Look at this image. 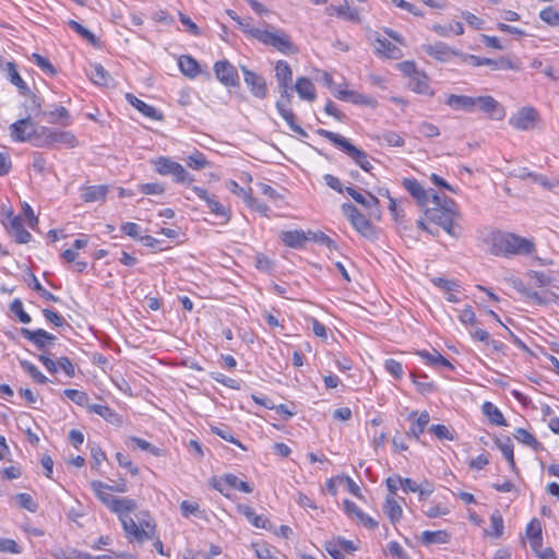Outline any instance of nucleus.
Instances as JSON below:
<instances>
[{
    "label": "nucleus",
    "instance_id": "obj_5",
    "mask_svg": "<svg viewBox=\"0 0 559 559\" xmlns=\"http://www.w3.org/2000/svg\"><path fill=\"white\" fill-rule=\"evenodd\" d=\"M508 283L511 287H513L524 300L528 302H533L538 306H545L548 304H556L559 299V296L548 289H544L540 292L534 290L527 287L524 282L519 277H510L508 278Z\"/></svg>",
    "mask_w": 559,
    "mask_h": 559
},
{
    "label": "nucleus",
    "instance_id": "obj_15",
    "mask_svg": "<svg viewBox=\"0 0 559 559\" xmlns=\"http://www.w3.org/2000/svg\"><path fill=\"white\" fill-rule=\"evenodd\" d=\"M193 192L203 201H205L210 211L217 217L224 218L226 222L230 218V211L221 204L214 195H211L206 189L201 187H193Z\"/></svg>",
    "mask_w": 559,
    "mask_h": 559
},
{
    "label": "nucleus",
    "instance_id": "obj_26",
    "mask_svg": "<svg viewBox=\"0 0 559 559\" xmlns=\"http://www.w3.org/2000/svg\"><path fill=\"white\" fill-rule=\"evenodd\" d=\"M408 86L413 92L417 94L429 96H432L435 94L433 91L430 88L428 76L426 75V73L421 71H419L415 76H413L409 80Z\"/></svg>",
    "mask_w": 559,
    "mask_h": 559
},
{
    "label": "nucleus",
    "instance_id": "obj_44",
    "mask_svg": "<svg viewBox=\"0 0 559 559\" xmlns=\"http://www.w3.org/2000/svg\"><path fill=\"white\" fill-rule=\"evenodd\" d=\"M226 187L231 193L242 198L249 207H253L257 203V199L251 195V192L240 187L237 181L229 180L226 183Z\"/></svg>",
    "mask_w": 559,
    "mask_h": 559
},
{
    "label": "nucleus",
    "instance_id": "obj_16",
    "mask_svg": "<svg viewBox=\"0 0 559 559\" xmlns=\"http://www.w3.org/2000/svg\"><path fill=\"white\" fill-rule=\"evenodd\" d=\"M402 185L423 207L427 206L431 202V194L436 193L433 190L426 191L419 181L413 178H404Z\"/></svg>",
    "mask_w": 559,
    "mask_h": 559
},
{
    "label": "nucleus",
    "instance_id": "obj_64",
    "mask_svg": "<svg viewBox=\"0 0 559 559\" xmlns=\"http://www.w3.org/2000/svg\"><path fill=\"white\" fill-rule=\"evenodd\" d=\"M15 500L17 501V503L20 504L21 508L26 509L31 512H36V510L38 508L37 503L33 500L32 496L28 493H25V492L17 493L15 496Z\"/></svg>",
    "mask_w": 559,
    "mask_h": 559
},
{
    "label": "nucleus",
    "instance_id": "obj_21",
    "mask_svg": "<svg viewBox=\"0 0 559 559\" xmlns=\"http://www.w3.org/2000/svg\"><path fill=\"white\" fill-rule=\"evenodd\" d=\"M474 97L467 95L450 94L444 104L453 110H462L465 112H474Z\"/></svg>",
    "mask_w": 559,
    "mask_h": 559
},
{
    "label": "nucleus",
    "instance_id": "obj_41",
    "mask_svg": "<svg viewBox=\"0 0 559 559\" xmlns=\"http://www.w3.org/2000/svg\"><path fill=\"white\" fill-rule=\"evenodd\" d=\"M7 71L8 80L19 88L21 94L29 93V87L19 74L14 62L7 63Z\"/></svg>",
    "mask_w": 559,
    "mask_h": 559
},
{
    "label": "nucleus",
    "instance_id": "obj_11",
    "mask_svg": "<svg viewBox=\"0 0 559 559\" xmlns=\"http://www.w3.org/2000/svg\"><path fill=\"white\" fill-rule=\"evenodd\" d=\"M213 486L216 490H218L227 498H230V495L227 491L228 488L237 489L246 493H251L253 491V487L250 484L240 480L234 474L223 475L219 479L215 481Z\"/></svg>",
    "mask_w": 559,
    "mask_h": 559
},
{
    "label": "nucleus",
    "instance_id": "obj_33",
    "mask_svg": "<svg viewBox=\"0 0 559 559\" xmlns=\"http://www.w3.org/2000/svg\"><path fill=\"white\" fill-rule=\"evenodd\" d=\"M483 413L488 417L489 421L496 426H508V423L500 409L491 402L483 404Z\"/></svg>",
    "mask_w": 559,
    "mask_h": 559
},
{
    "label": "nucleus",
    "instance_id": "obj_25",
    "mask_svg": "<svg viewBox=\"0 0 559 559\" xmlns=\"http://www.w3.org/2000/svg\"><path fill=\"white\" fill-rule=\"evenodd\" d=\"M237 511L242 514L253 526L258 527V528H270L271 524H270V521L262 516V515H258L254 510L247 506V504H238L237 506Z\"/></svg>",
    "mask_w": 559,
    "mask_h": 559
},
{
    "label": "nucleus",
    "instance_id": "obj_28",
    "mask_svg": "<svg viewBox=\"0 0 559 559\" xmlns=\"http://www.w3.org/2000/svg\"><path fill=\"white\" fill-rule=\"evenodd\" d=\"M276 109L278 110L283 119L287 122L292 131L304 138L308 136V133L299 124L295 122L294 112L290 109L286 108L285 104L282 100L276 102Z\"/></svg>",
    "mask_w": 559,
    "mask_h": 559
},
{
    "label": "nucleus",
    "instance_id": "obj_35",
    "mask_svg": "<svg viewBox=\"0 0 559 559\" xmlns=\"http://www.w3.org/2000/svg\"><path fill=\"white\" fill-rule=\"evenodd\" d=\"M495 444L501 451L504 459L509 462L512 471H515V462H514V453H513V443L510 437H504L503 439L496 438Z\"/></svg>",
    "mask_w": 559,
    "mask_h": 559
},
{
    "label": "nucleus",
    "instance_id": "obj_62",
    "mask_svg": "<svg viewBox=\"0 0 559 559\" xmlns=\"http://www.w3.org/2000/svg\"><path fill=\"white\" fill-rule=\"evenodd\" d=\"M384 368L386 372H389L395 379H401L404 374L403 366L400 361L395 359H386L384 361Z\"/></svg>",
    "mask_w": 559,
    "mask_h": 559
},
{
    "label": "nucleus",
    "instance_id": "obj_34",
    "mask_svg": "<svg viewBox=\"0 0 559 559\" xmlns=\"http://www.w3.org/2000/svg\"><path fill=\"white\" fill-rule=\"evenodd\" d=\"M21 335L32 342L37 348L45 349L47 347V342L44 337H46V331L43 329H37L35 331L28 330L26 328H21Z\"/></svg>",
    "mask_w": 559,
    "mask_h": 559
},
{
    "label": "nucleus",
    "instance_id": "obj_51",
    "mask_svg": "<svg viewBox=\"0 0 559 559\" xmlns=\"http://www.w3.org/2000/svg\"><path fill=\"white\" fill-rule=\"evenodd\" d=\"M128 443H132V444L136 445L139 449H141L143 451H147L155 456L163 455V450L160 448H157V447L151 444L148 441L141 439L139 437H129Z\"/></svg>",
    "mask_w": 559,
    "mask_h": 559
},
{
    "label": "nucleus",
    "instance_id": "obj_61",
    "mask_svg": "<svg viewBox=\"0 0 559 559\" xmlns=\"http://www.w3.org/2000/svg\"><path fill=\"white\" fill-rule=\"evenodd\" d=\"M539 17L543 22L556 26L559 25V12L552 7H547L539 12Z\"/></svg>",
    "mask_w": 559,
    "mask_h": 559
},
{
    "label": "nucleus",
    "instance_id": "obj_43",
    "mask_svg": "<svg viewBox=\"0 0 559 559\" xmlns=\"http://www.w3.org/2000/svg\"><path fill=\"white\" fill-rule=\"evenodd\" d=\"M345 190L357 203L361 204L366 209H371L379 204V200L371 193H368V197H365L353 187H346Z\"/></svg>",
    "mask_w": 559,
    "mask_h": 559
},
{
    "label": "nucleus",
    "instance_id": "obj_45",
    "mask_svg": "<svg viewBox=\"0 0 559 559\" xmlns=\"http://www.w3.org/2000/svg\"><path fill=\"white\" fill-rule=\"evenodd\" d=\"M514 438L519 442L531 447L535 451H539L543 448L542 443L538 442L536 438L524 428H518L514 432Z\"/></svg>",
    "mask_w": 559,
    "mask_h": 559
},
{
    "label": "nucleus",
    "instance_id": "obj_39",
    "mask_svg": "<svg viewBox=\"0 0 559 559\" xmlns=\"http://www.w3.org/2000/svg\"><path fill=\"white\" fill-rule=\"evenodd\" d=\"M90 76L95 84L100 86H108L111 82L110 74L99 63H94L91 66Z\"/></svg>",
    "mask_w": 559,
    "mask_h": 559
},
{
    "label": "nucleus",
    "instance_id": "obj_19",
    "mask_svg": "<svg viewBox=\"0 0 559 559\" xmlns=\"http://www.w3.org/2000/svg\"><path fill=\"white\" fill-rule=\"evenodd\" d=\"M34 124L35 123L32 121L31 115L16 120L10 126V136L14 142H28L31 130Z\"/></svg>",
    "mask_w": 559,
    "mask_h": 559
},
{
    "label": "nucleus",
    "instance_id": "obj_63",
    "mask_svg": "<svg viewBox=\"0 0 559 559\" xmlns=\"http://www.w3.org/2000/svg\"><path fill=\"white\" fill-rule=\"evenodd\" d=\"M490 528L493 536L499 537L503 533V519L499 511H495L490 516Z\"/></svg>",
    "mask_w": 559,
    "mask_h": 559
},
{
    "label": "nucleus",
    "instance_id": "obj_31",
    "mask_svg": "<svg viewBox=\"0 0 559 559\" xmlns=\"http://www.w3.org/2000/svg\"><path fill=\"white\" fill-rule=\"evenodd\" d=\"M83 193L81 195L84 202H96L104 200L108 193V186L98 185V186H88L83 188Z\"/></svg>",
    "mask_w": 559,
    "mask_h": 559
},
{
    "label": "nucleus",
    "instance_id": "obj_29",
    "mask_svg": "<svg viewBox=\"0 0 559 559\" xmlns=\"http://www.w3.org/2000/svg\"><path fill=\"white\" fill-rule=\"evenodd\" d=\"M178 66L183 75L194 79L201 73L198 61L191 56L183 55L179 58Z\"/></svg>",
    "mask_w": 559,
    "mask_h": 559
},
{
    "label": "nucleus",
    "instance_id": "obj_54",
    "mask_svg": "<svg viewBox=\"0 0 559 559\" xmlns=\"http://www.w3.org/2000/svg\"><path fill=\"white\" fill-rule=\"evenodd\" d=\"M26 96H28V100L27 103L25 104V107L26 109L29 111L28 115H34V116H39L41 115L44 111L41 110V99L36 95L34 94L31 90H29V93H26L25 94Z\"/></svg>",
    "mask_w": 559,
    "mask_h": 559
},
{
    "label": "nucleus",
    "instance_id": "obj_14",
    "mask_svg": "<svg viewBox=\"0 0 559 559\" xmlns=\"http://www.w3.org/2000/svg\"><path fill=\"white\" fill-rule=\"evenodd\" d=\"M240 68L243 73V81L250 88L251 94L261 99L265 98L267 95V86L263 76L250 71L245 66H241Z\"/></svg>",
    "mask_w": 559,
    "mask_h": 559
},
{
    "label": "nucleus",
    "instance_id": "obj_53",
    "mask_svg": "<svg viewBox=\"0 0 559 559\" xmlns=\"http://www.w3.org/2000/svg\"><path fill=\"white\" fill-rule=\"evenodd\" d=\"M173 169L174 170L170 176H173L174 181L177 183L191 185L194 181V177L190 175L179 163H177L176 167Z\"/></svg>",
    "mask_w": 559,
    "mask_h": 559
},
{
    "label": "nucleus",
    "instance_id": "obj_47",
    "mask_svg": "<svg viewBox=\"0 0 559 559\" xmlns=\"http://www.w3.org/2000/svg\"><path fill=\"white\" fill-rule=\"evenodd\" d=\"M185 162L189 168L194 170H200L210 166V162L206 159L205 155L200 151H194L185 159Z\"/></svg>",
    "mask_w": 559,
    "mask_h": 559
},
{
    "label": "nucleus",
    "instance_id": "obj_24",
    "mask_svg": "<svg viewBox=\"0 0 559 559\" xmlns=\"http://www.w3.org/2000/svg\"><path fill=\"white\" fill-rule=\"evenodd\" d=\"M376 52L389 59H400L402 50L385 38L377 37L374 40Z\"/></svg>",
    "mask_w": 559,
    "mask_h": 559
},
{
    "label": "nucleus",
    "instance_id": "obj_42",
    "mask_svg": "<svg viewBox=\"0 0 559 559\" xmlns=\"http://www.w3.org/2000/svg\"><path fill=\"white\" fill-rule=\"evenodd\" d=\"M418 355L423 357L428 365L431 366H443L445 368H449L451 370L454 369V366L445 358L443 357L438 350H433V353H429L427 350L418 352Z\"/></svg>",
    "mask_w": 559,
    "mask_h": 559
},
{
    "label": "nucleus",
    "instance_id": "obj_9",
    "mask_svg": "<svg viewBox=\"0 0 559 559\" xmlns=\"http://www.w3.org/2000/svg\"><path fill=\"white\" fill-rule=\"evenodd\" d=\"M462 60L472 64L473 67L488 66L491 70H515L516 66L507 57H500L499 59H490L485 57H478L475 55H462Z\"/></svg>",
    "mask_w": 559,
    "mask_h": 559
},
{
    "label": "nucleus",
    "instance_id": "obj_32",
    "mask_svg": "<svg viewBox=\"0 0 559 559\" xmlns=\"http://www.w3.org/2000/svg\"><path fill=\"white\" fill-rule=\"evenodd\" d=\"M275 78L278 83V87H285L286 84H292L293 71L287 61L280 60L275 66Z\"/></svg>",
    "mask_w": 559,
    "mask_h": 559
},
{
    "label": "nucleus",
    "instance_id": "obj_12",
    "mask_svg": "<svg viewBox=\"0 0 559 559\" xmlns=\"http://www.w3.org/2000/svg\"><path fill=\"white\" fill-rule=\"evenodd\" d=\"M3 225L17 243H28L32 240V235L23 226L22 217L13 215V211L7 213Z\"/></svg>",
    "mask_w": 559,
    "mask_h": 559
},
{
    "label": "nucleus",
    "instance_id": "obj_20",
    "mask_svg": "<svg viewBox=\"0 0 559 559\" xmlns=\"http://www.w3.org/2000/svg\"><path fill=\"white\" fill-rule=\"evenodd\" d=\"M28 142L35 147L51 148V128L34 124Z\"/></svg>",
    "mask_w": 559,
    "mask_h": 559
},
{
    "label": "nucleus",
    "instance_id": "obj_27",
    "mask_svg": "<svg viewBox=\"0 0 559 559\" xmlns=\"http://www.w3.org/2000/svg\"><path fill=\"white\" fill-rule=\"evenodd\" d=\"M281 240L290 248L300 249L304 248L308 237L302 230H286L282 231Z\"/></svg>",
    "mask_w": 559,
    "mask_h": 559
},
{
    "label": "nucleus",
    "instance_id": "obj_50",
    "mask_svg": "<svg viewBox=\"0 0 559 559\" xmlns=\"http://www.w3.org/2000/svg\"><path fill=\"white\" fill-rule=\"evenodd\" d=\"M154 165L156 173L162 176H170L174 170L173 168L177 165V162H174L168 157L160 156L154 160Z\"/></svg>",
    "mask_w": 559,
    "mask_h": 559
},
{
    "label": "nucleus",
    "instance_id": "obj_7",
    "mask_svg": "<svg viewBox=\"0 0 559 559\" xmlns=\"http://www.w3.org/2000/svg\"><path fill=\"white\" fill-rule=\"evenodd\" d=\"M342 212L349 219L353 227L362 236L368 237L372 234V224L355 205L344 203L342 205Z\"/></svg>",
    "mask_w": 559,
    "mask_h": 559
},
{
    "label": "nucleus",
    "instance_id": "obj_1",
    "mask_svg": "<svg viewBox=\"0 0 559 559\" xmlns=\"http://www.w3.org/2000/svg\"><path fill=\"white\" fill-rule=\"evenodd\" d=\"M97 498L112 512L119 515L126 536L129 542L143 544L153 539L156 534V524L152 520H142L139 524L130 516V513L136 509V502L129 498H118L108 491H105L106 484L99 480L91 483Z\"/></svg>",
    "mask_w": 559,
    "mask_h": 559
},
{
    "label": "nucleus",
    "instance_id": "obj_4",
    "mask_svg": "<svg viewBox=\"0 0 559 559\" xmlns=\"http://www.w3.org/2000/svg\"><path fill=\"white\" fill-rule=\"evenodd\" d=\"M317 134L328 139L334 145H336L342 152H344L348 157L353 159L355 164H357L362 170L369 173L373 166L368 158V154L353 145L346 138L338 133H334L332 131L325 129H318L316 131Z\"/></svg>",
    "mask_w": 559,
    "mask_h": 559
},
{
    "label": "nucleus",
    "instance_id": "obj_52",
    "mask_svg": "<svg viewBox=\"0 0 559 559\" xmlns=\"http://www.w3.org/2000/svg\"><path fill=\"white\" fill-rule=\"evenodd\" d=\"M173 169L174 170L170 176H173L174 181L177 183L191 185L194 181V177L190 175L179 163H177L176 167Z\"/></svg>",
    "mask_w": 559,
    "mask_h": 559
},
{
    "label": "nucleus",
    "instance_id": "obj_49",
    "mask_svg": "<svg viewBox=\"0 0 559 559\" xmlns=\"http://www.w3.org/2000/svg\"><path fill=\"white\" fill-rule=\"evenodd\" d=\"M336 16L344 19L346 21H350L354 23H360V15L358 10L349 8L347 4L338 5L337 8H333Z\"/></svg>",
    "mask_w": 559,
    "mask_h": 559
},
{
    "label": "nucleus",
    "instance_id": "obj_46",
    "mask_svg": "<svg viewBox=\"0 0 559 559\" xmlns=\"http://www.w3.org/2000/svg\"><path fill=\"white\" fill-rule=\"evenodd\" d=\"M68 25L71 29L76 32L80 36H82L88 44H91L94 47H97L99 44L98 38L86 27H84L82 24L74 20H70L68 22Z\"/></svg>",
    "mask_w": 559,
    "mask_h": 559
},
{
    "label": "nucleus",
    "instance_id": "obj_17",
    "mask_svg": "<svg viewBox=\"0 0 559 559\" xmlns=\"http://www.w3.org/2000/svg\"><path fill=\"white\" fill-rule=\"evenodd\" d=\"M345 513L356 520L358 523L367 528L374 530L378 527V521L366 514L355 502L345 499L343 501Z\"/></svg>",
    "mask_w": 559,
    "mask_h": 559
},
{
    "label": "nucleus",
    "instance_id": "obj_6",
    "mask_svg": "<svg viewBox=\"0 0 559 559\" xmlns=\"http://www.w3.org/2000/svg\"><path fill=\"white\" fill-rule=\"evenodd\" d=\"M245 33L249 34L251 37L258 39L259 41L272 46L281 52L287 53L293 50V43L289 37L281 32H270L261 28H245Z\"/></svg>",
    "mask_w": 559,
    "mask_h": 559
},
{
    "label": "nucleus",
    "instance_id": "obj_38",
    "mask_svg": "<svg viewBox=\"0 0 559 559\" xmlns=\"http://www.w3.org/2000/svg\"><path fill=\"white\" fill-rule=\"evenodd\" d=\"M420 540L424 545L447 544L450 540V534L447 531H424Z\"/></svg>",
    "mask_w": 559,
    "mask_h": 559
},
{
    "label": "nucleus",
    "instance_id": "obj_13",
    "mask_svg": "<svg viewBox=\"0 0 559 559\" xmlns=\"http://www.w3.org/2000/svg\"><path fill=\"white\" fill-rule=\"evenodd\" d=\"M538 120V112L533 107H523L514 114L509 123L518 130H531Z\"/></svg>",
    "mask_w": 559,
    "mask_h": 559
},
{
    "label": "nucleus",
    "instance_id": "obj_36",
    "mask_svg": "<svg viewBox=\"0 0 559 559\" xmlns=\"http://www.w3.org/2000/svg\"><path fill=\"white\" fill-rule=\"evenodd\" d=\"M383 511L392 522L397 523L403 515V510L393 496H388L383 506Z\"/></svg>",
    "mask_w": 559,
    "mask_h": 559
},
{
    "label": "nucleus",
    "instance_id": "obj_2",
    "mask_svg": "<svg viewBox=\"0 0 559 559\" xmlns=\"http://www.w3.org/2000/svg\"><path fill=\"white\" fill-rule=\"evenodd\" d=\"M431 203L433 206L425 211L427 219L442 227L450 236L459 237L461 227L455 224V218L459 216L455 201L445 195L432 193Z\"/></svg>",
    "mask_w": 559,
    "mask_h": 559
},
{
    "label": "nucleus",
    "instance_id": "obj_22",
    "mask_svg": "<svg viewBox=\"0 0 559 559\" xmlns=\"http://www.w3.org/2000/svg\"><path fill=\"white\" fill-rule=\"evenodd\" d=\"M126 99L128 100V103L131 106L136 108L145 117H147L152 120H162L163 119V115L155 107L144 103L143 100L139 99L133 94L127 93Z\"/></svg>",
    "mask_w": 559,
    "mask_h": 559
},
{
    "label": "nucleus",
    "instance_id": "obj_60",
    "mask_svg": "<svg viewBox=\"0 0 559 559\" xmlns=\"http://www.w3.org/2000/svg\"><path fill=\"white\" fill-rule=\"evenodd\" d=\"M21 364L25 371L34 379V381L40 384L48 382V378L43 374L35 365L26 360L22 361Z\"/></svg>",
    "mask_w": 559,
    "mask_h": 559
},
{
    "label": "nucleus",
    "instance_id": "obj_58",
    "mask_svg": "<svg viewBox=\"0 0 559 559\" xmlns=\"http://www.w3.org/2000/svg\"><path fill=\"white\" fill-rule=\"evenodd\" d=\"M431 283L436 287H438L447 293L456 292L460 288V283H459V281H455V280H447L443 277H433V278H431Z\"/></svg>",
    "mask_w": 559,
    "mask_h": 559
},
{
    "label": "nucleus",
    "instance_id": "obj_48",
    "mask_svg": "<svg viewBox=\"0 0 559 559\" xmlns=\"http://www.w3.org/2000/svg\"><path fill=\"white\" fill-rule=\"evenodd\" d=\"M43 115L52 117V119L49 120L50 123H61L62 126L70 124L69 110L63 106L57 107L52 111H44Z\"/></svg>",
    "mask_w": 559,
    "mask_h": 559
},
{
    "label": "nucleus",
    "instance_id": "obj_40",
    "mask_svg": "<svg viewBox=\"0 0 559 559\" xmlns=\"http://www.w3.org/2000/svg\"><path fill=\"white\" fill-rule=\"evenodd\" d=\"M430 421V416L428 412H421L419 416L413 421L407 431V436L414 437L416 440H419L420 435L425 431V428Z\"/></svg>",
    "mask_w": 559,
    "mask_h": 559
},
{
    "label": "nucleus",
    "instance_id": "obj_18",
    "mask_svg": "<svg viewBox=\"0 0 559 559\" xmlns=\"http://www.w3.org/2000/svg\"><path fill=\"white\" fill-rule=\"evenodd\" d=\"M423 50L430 57L435 58L438 61L445 62L451 56H460L462 58V52H459L452 49L450 46L442 41H437L435 44H428L423 46Z\"/></svg>",
    "mask_w": 559,
    "mask_h": 559
},
{
    "label": "nucleus",
    "instance_id": "obj_59",
    "mask_svg": "<svg viewBox=\"0 0 559 559\" xmlns=\"http://www.w3.org/2000/svg\"><path fill=\"white\" fill-rule=\"evenodd\" d=\"M10 311L13 314H15L22 323L27 324L32 321L29 314L24 311L23 304H22L21 299H19V298H15L10 304Z\"/></svg>",
    "mask_w": 559,
    "mask_h": 559
},
{
    "label": "nucleus",
    "instance_id": "obj_30",
    "mask_svg": "<svg viewBox=\"0 0 559 559\" xmlns=\"http://www.w3.org/2000/svg\"><path fill=\"white\" fill-rule=\"evenodd\" d=\"M295 90L301 99L313 102L316 99V88L313 83L307 78H298Z\"/></svg>",
    "mask_w": 559,
    "mask_h": 559
},
{
    "label": "nucleus",
    "instance_id": "obj_55",
    "mask_svg": "<svg viewBox=\"0 0 559 559\" xmlns=\"http://www.w3.org/2000/svg\"><path fill=\"white\" fill-rule=\"evenodd\" d=\"M377 139L394 147H402L405 144L404 139L394 131H384L381 135H378Z\"/></svg>",
    "mask_w": 559,
    "mask_h": 559
},
{
    "label": "nucleus",
    "instance_id": "obj_57",
    "mask_svg": "<svg viewBox=\"0 0 559 559\" xmlns=\"http://www.w3.org/2000/svg\"><path fill=\"white\" fill-rule=\"evenodd\" d=\"M338 98L341 99H350L355 104H367L372 105L374 100L370 97H367L362 94L355 93L353 91H342L338 94Z\"/></svg>",
    "mask_w": 559,
    "mask_h": 559
},
{
    "label": "nucleus",
    "instance_id": "obj_56",
    "mask_svg": "<svg viewBox=\"0 0 559 559\" xmlns=\"http://www.w3.org/2000/svg\"><path fill=\"white\" fill-rule=\"evenodd\" d=\"M63 394L69 399L71 400L72 402H74L76 405H80V406H86L90 405L88 404V395L83 392V391H79V390H75V389H66L63 391Z\"/></svg>",
    "mask_w": 559,
    "mask_h": 559
},
{
    "label": "nucleus",
    "instance_id": "obj_8",
    "mask_svg": "<svg viewBox=\"0 0 559 559\" xmlns=\"http://www.w3.org/2000/svg\"><path fill=\"white\" fill-rule=\"evenodd\" d=\"M474 111L479 110L492 120H502L506 117L503 106L490 95L474 97Z\"/></svg>",
    "mask_w": 559,
    "mask_h": 559
},
{
    "label": "nucleus",
    "instance_id": "obj_3",
    "mask_svg": "<svg viewBox=\"0 0 559 559\" xmlns=\"http://www.w3.org/2000/svg\"><path fill=\"white\" fill-rule=\"evenodd\" d=\"M492 249L496 254H531L535 251V243L512 233L498 231L492 235Z\"/></svg>",
    "mask_w": 559,
    "mask_h": 559
},
{
    "label": "nucleus",
    "instance_id": "obj_37",
    "mask_svg": "<svg viewBox=\"0 0 559 559\" xmlns=\"http://www.w3.org/2000/svg\"><path fill=\"white\" fill-rule=\"evenodd\" d=\"M411 377L419 393L427 395L437 390V386L432 381H426L427 374L423 372H412Z\"/></svg>",
    "mask_w": 559,
    "mask_h": 559
},
{
    "label": "nucleus",
    "instance_id": "obj_10",
    "mask_svg": "<svg viewBox=\"0 0 559 559\" xmlns=\"http://www.w3.org/2000/svg\"><path fill=\"white\" fill-rule=\"evenodd\" d=\"M214 72L217 80L227 87L239 85L238 71L229 61L219 60L214 63Z\"/></svg>",
    "mask_w": 559,
    "mask_h": 559
},
{
    "label": "nucleus",
    "instance_id": "obj_23",
    "mask_svg": "<svg viewBox=\"0 0 559 559\" xmlns=\"http://www.w3.org/2000/svg\"><path fill=\"white\" fill-rule=\"evenodd\" d=\"M78 145L79 141L71 131H60L51 128V148L58 146L74 148Z\"/></svg>",
    "mask_w": 559,
    "mask_h": 559
}]
</instances>
